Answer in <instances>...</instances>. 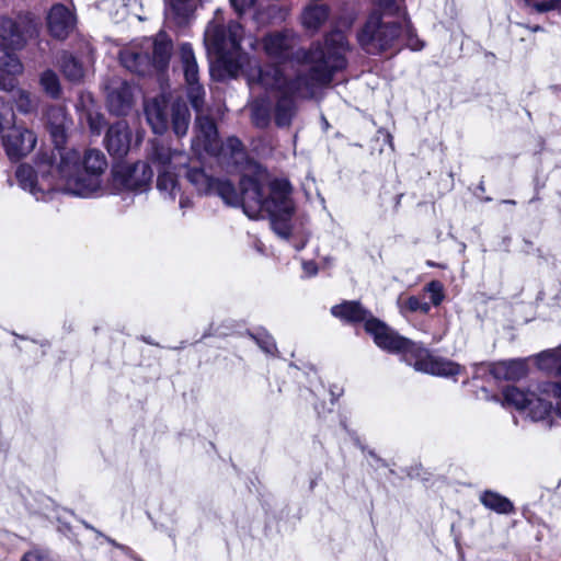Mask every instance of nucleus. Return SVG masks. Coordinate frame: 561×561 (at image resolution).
Here are the masks:
<instances>
[{"mask_svg": "<svg viewBox=\"0 0 561 561\" xmlns=\"http://www.w3.org/2000/svg\"><path fill=\"white\" fill-rule=\"evenodd\" d=\"M113 174L115 184L128 191L142 193L150 186L153 171L149 163L138 161L133 164L125 163L117 165Z\"/></svg>", "mask_w": 561, "mask_h": 561, "instance_id": "obj_13", "label": "nucleus"}, {"mask_svg": "<svg viewBox=\"0 0 561 561\" xmlns=\"http://www.w3.org/2000/svg\"><path fill=\"white\" fill-rule=\"evenodd\" d=\"M530 30H531L533 32H538V31H541V30H542V27H541V26H539V25H536V26L531 27Z\"/></svg>", "mask_w": 561, "mask_h": 561, "instance_id": "obj_46", "label": "nucleus"}, {"mask_svg": "<svg viewBox=\"0 0 561 561\" xmlns=\"http://www.w3.org/2000/svg\"><path fill=\"white\" fill-rule=\"evenodd\" d=\"M331 10L322 1H311L304 10L301 21L309 31H318L330 18Z\"/></svg>", "mask_w": 561, "mask_h": 561, "instance_id": "obj_22", "label": "nucleus"}, {"mask_svg": "<svg viewBox=\"0 0 561 561\" xmlns=\"http://www.w3.org/2000/svg\"><path fill=\"white\" fill-rule=\"evenodd\" d=\"M136 88L127 81L114 80L107 87V106L111 113L126 115L134 105Z\"/></svg>", "mask_w": 561, "mask_h": 561, "instance_id": "obj_15", "label": "nucleus"}, {"mask_svg": "<svg viewBox=\"0 0 561 561\" xmlns=\"http://www.w3.org/2000/svg\"><path fill=\"white\" fill-rule=\"evenodd\" d=\"M252 174L245 173L240 179V192L236 190L233 184L228 180L216 179L211 193L218 195L227 205L238 207L241 206L245 213V205L250 193L245 194L252 185L257 184L260 199H263L266 187L268 185L267 172L262 167L254 164L251 167Z\"/></svg>", "mask_w": 561, "mask_h": 561, "instance_id": "obj_11", "label": "nucleus"}, {"mask_svg": "<svg viewBox=\"0 0 561 561\" xmlns=\"http://www.w3.org/2000/svg\"><path fill=\"white\" fill-rule=\"evenodd\" d=\"M331 313L345 322H364L366 332L373 336L378 347L389 353H401L403 359L416 371L453 378L465 370V367L460 364L440 356H435L422 344L400 335L385 322L373 317V314L357 301H344L333 306Z\"/></svg>", "mask_w": 561, "mask_h": 561, "instance_id": "obj_3", "label": "nucleus"}, {"mask_svg": "<svg viewBox=\"0 0 561 561\" xmlns=\"http://www.w3.org/2000/svg\"><path fill=\"white\" fill-rule=\"evenodd\" d=\"M145 114L154 134H163L168 128V110L164 99H152L145 103Z\"/></svg>", "mask_w": 561, "mask_h": 561, "instance_id": "obj_21", "label": "nucleus"}, {"mask_svg": "<svg viewBox=\"0 0 561 561\" xmlns=\"http://www.w3.org/2000/svg\"><path fill=\"white\" fill-rule=\"evenodd\" d=\"M186 84L188 101L196 112L192 150L198 156L204 152L215 156L220 163L227 167H241L247 160L244 146L237 137H229L224 144H219L216 124L204 113L205 90L203 85L199 82Z\"/></svg>", "mask_w": 561, "mask_h": 561, "instance_id": "obj_4", "label": "nucleus"}, {"mask_svg": "<svg viewBox=\"0 0 561 561\" xmlns=\"http://www.w3.org/2000/svg\"><path fill=\"white\" fill-rule=\"evenodd\" d=\"M479 500L485 508L497 514L508 515L515 511L514 504L510 499L492 490L481 492Z\"/></svg>", "mask_w": 561, "mask_h": 561, "instance_id": "obj_24", "label": "nucleus"}, {"mask_svg": "<svg viewBox=\"0 0 561 561\" xmlns=\"http://www.w3.org/2000/svg\"><path fill=\"white\" fill-rule=\"evenodd\" d=\"M302 270L307 276H314L318 273V266L313 261H304Z\"/></svg>", "mask_w": 561, "mask_h": 561, "instance_id": "obj_42", "label": "nucleus"}, {"mask_svg": "<svg viewBox=\"0 0 561 561\" xmlns=\"http://www.w3.org/2000/svg\"><path fill=\"white\" fill-rule=\"evenodd\" d=\"M251 117L255 126L264 128L270 124V112L263 103L255 101L251 105Z\"/></svg>", "mask_w": 561, "mask_h": 561, "instance_id": "obj_35", "label": "nucleus"}, {"mask_svg": "<svg viewBox=\"0 0 561 561\" xmlns=\"http://www.w3.org/2000/svg\"><path fill=\"white\" fill-rule=\"evenodd\" d=\"M491 373L495 378L518 380L526 376L527 368L522 360H508L494 365Z\"/></svg>", "mask_w": 561, "mask_h": 561, "instance_id": "obj_25", "label": "nucleus"}, {"mask_svg": "<svg viewBox=\"0 0 561 561\" xmlns=\"http://www.w3.org/2000/svg\"><path fill=\"white\" fill-rule=\"evenodd\" d=\"M180 57L186 83L198 82V66L191 44H181Z\"/></svg>", "mask_w": 561, "mask_h": 561, "instance_id": "obj_26", "label": "nucleus"}, {"mask_svg": "<svg viewBox=\"0 0 561 561\" xmlns=\"http://www.w3.org/2000/svg\"><path fill=\"white\" fill-rule=\"evenodd\" d=\"M149 159L157 168V188L160 195L167 201L174 202L180 194L178 172L187 167V154L180 150H171L167 145L153 140Z\"/></svg>", "mask_w": 561, "mask_h": 561, "instance_id": "obj_10", "label": "nucleus"}, {"mask_svg": "<svg viewBox=\"0 0 561 561\" xmlns=\"http://www.w3.org/2000/svg\"><path fill=\"white\" fill-rule=\"evenodd\" d=\"M23 65L15 54L3 53L0 48V89L12 91L16 85V76L22 73Z\"/></svg>", "mask_w": 561, "mask_h": 561, "instance_id": "obj_20", "label": "nucleus"}, {"mask_svg": "<svg viewBox=\"0 0 561 561\" xmlns=\"http://www.w3.org/2000/svg\"><path fill=\"white\" fill-rule=\"evenodd\" d=\"M537 12H548L552 10H559L561 8V0H548L541 2H534L530 4Z\"/></svg>", "mask_w": 561, "mask_h": 561, "instance_id": "obj_37", "label": "nucleus"}, {"mask_svg": "<svg viewBox=\"0 0 561 561\" xmlns=\"http://www.w3.org/2000/svg\"><path fill=\"white\" fill-rule=\"evenodd\" d=\"M14 102L19 112L30 114L37 108L38 98L28 91L19 89L15 92Z\"/></svg>", "mask_w": 561, "mask_h": 561, "instance_id": "obj_31", "label": "nucleus"}, {"mask_svg": "<svg viewBox=\"0 0 561 561\" xmlns=\"http://www.w3.org/2000/svg\"><path fill=\"white\" fill-rule=\"evenodd\" d=\"M400 313L407 317L409 313L427 314L431 310V304L417 296H410L398 301Z\"/></svg>", "mask_w": 561, "mask_h": 561, "instance_id": "obj_30", "label": "nucleus"}, {"mask_svg": "<svg viewBox=\"0 0 561 561\" xmlns=\"http://www.w3.org/2000/svg\"><path fill=\"white\" fill-rule=\"evenodd\" d=\"M35 33L33 21L25 15L0 16V48L3 53L15 54L24 47L27 38Z\"/></svg>", "mask_w": 561, "mask_h": 561, "instance_id": "obj_12", "label": "nucleus"}, {"mask_svg": "<svg viewBox=\"0 0 561 561\" xmlns=\"http://www.w3.org/2000/svg\"><path fill=\"white\" fill-rule=\"evenodd\" d=\"M37 142L35 133L24 126L15 125L2 133V146L10 160L27 156Z\"/></svg>", "mask_w": 561, "mask_h": 561, "instance_id": "obj_14", "label": "nucleus"}, {"mask_svg": "<svg viewBox=\"0 0 561 561\" xmlns=\"http://www.w3.org/2000/svg\"><path fill=\"white\" fill-rule=\"evenodd\" d=\"M45 116L50 137L56 147V150L48 156L51 157V161H56L58 151L67 150V148H64L62 146L66 142V128L68 124V117L66 110L59 105L49 106L46 110Z\"/></svg>", "mask_w": 561, "mask_h": 561, "instance_id": "obj_17", "label": "nucleus"}, {"mask_svg": "<svg viewBox=\"0 0 561 561\" xmlns=\"http://www.w3.org/2000/svg\"><path fill=\"white\" fill-rule=\"evenodd\" d=\"M171 53V38L165 33H159L156 37L134 41L121 51L119 59L128 71L150 76L168 69Z\"/></svg>", "mask_w": 561, "mask_h": 561, "instance_id": "obj_8", "label": "nucleus"}, {"mask_svg": "<svg viewBox=\"0 0 561 561\" xmlns=\"http://www.w3.org/2000/svg\"><path fill=\"white\" fill-rule=\"evenodd\" d=\"M15 126V114L9 102L0 96V134Z\"/></svg>", "mask_w": 561, "mask_h": 561, "instance_id": "obj_34", "label": "nucleus"}, {"mask_svg": "<svg viewBox=\"0 0 561 561\" xmlns=\"http://www.w3.org/2000/svg\"><path fill=\"white\" fill-rule=\"evenodd\" d=\"M348 50L345 34L332 31L325 36L324 44L316 43L308 50L296 53L298 60L310 65L308 72H299L288 80L278 66H256L248 72V83L251 88L259 85L278 92L273 110L274 122L279 128L289 127L298 112L295 98L311 99L328 87L334 75L346 68Z\"/></svg>", "mask_w": 561, "mask_h": 561, "instance_id": "obj_1", "label": "nucleus"}, {"mask_svg": "<svg viewBox=\"0 0 561 561\" xmlns=\"http://www.w3.org/2000/svg\"><path fill=\"white\" fill-rule=\"evenodd\" d=\"M251 185L249 191H245V194H251L245 205V215L251 219L267 215L275 233L287 239L290 236V219L295 210L290 184L286 180L273 181L268 185V197L265 194L263 199H260L257 184Z\"/></svg>", "mask_w": 561, "mask_h": 561, "instance_id": "obj_5", "label": "nucleus"}, {"mask_svg": "<svg viewBox=\"0 0 561 561\" xmlns=\"http://www.w3.org/2000/svg\"><path fill=\"white\" fill-rule=\"evenodd\" d=\"M377 3L386 13L393 14L400 11L403 0H377Z\"/></svg>", "mask_w": 561, "mask_h": 561, "instance_id": "obj_38", "label": "nucleus"}, {"mask_svg": "<svg viewBox=\"0 0 561 561\" xmlns=\"http://www.w3.org/2000/svg\"><path fill=\"white\" fill-rule=\"evenodd\" d=\"M21 561H46L39 551H30L25 553Z\"/></svg>", "mask_w": 561, "mask_h": 561, "instance_id": "obj_43", "label": "nucleus"}, {"mask_svg": "<svg viewBox=\"0 0 561 561\" xmlns=\"http://www.w3.org/2000/svg\"><path fill=\"white\" fill-rule=\"evenodd\" d=\"M430 296L431 305L437 307L445 299L444 285L439 280H431L423 289Z\"/></svg>", "mask_w": 561, "mask_h": 561, "instance_id": "obj_36", "label": "nucleus"}, {"mask_svg": "<svg viewBox=\"0 0 561 561\" xmlns=\"http://www.w3.org/2000/svg\"><path fill=\"white\" fill-rule=\"evenodd\" d=\"M357 39L362 48L371 55L389 49H399L402 45L412 50H421L424 47V43L419 39L408 22L400 24L383 21L378 12L369 15L358 32Z\"/></svg>", "mask_w": 561, "mask_h": 561, "instance_id": "obj_6", "label": "nucleus"}, {"mask_svg": "<svg viewBox=\"0 0 561 561\" xmlns=\"http://www.w3.org/2000/svg\"><path fill=\"white\" fill-rule=\"evenodd\" d=\"M243 38L242 25L237 21H229L226 24L220 9L216 10L204 34L208 54L214 55L232 75H237L248 60L247 55L241 50Z\"/></svg>", "mask_w": 561, "mask_h": 561, "instance_id": "obj_7", "label": "nucleus"}, {"mask_svg": "<svg viewBox=\"0 0 561 561\" xmlns=\"http://www.w3.org/2000/svg\"><path fill=\"white\" fill-rule=\"evenodd\" d=\"M502 405L514 408L534 422L542 421L552 411L551 398L556 399V413L561 417V383L542 382L537 392L508 386L502 391Z\"/></svg>", "mask_w": 561, "mask_h": 561, "instance_id": "obj_9", "label": "nucleus"}, {"mask_svg": "<svg viewBox=\"0 0 561 561\" xmlns=\"http://www.w3.org/2000/svg\"><path fill=\"white\" fill-rule=\"evenodd\" d=\"M250 336L266 354L273 355L277 351L273 336L265 329H257L253 333H250Z\"/></svg>", "mask_w": 561, "mask_h": 561, "instance_id": "obj_33", "label": "nucleus"}, {"mask_svg": "<svg viewBox=\"0 0 561 561\" xmlns=\"http://www.w3.org/2000/svg\"><path fill=\"white\" fill-rule=\"evenodd\" d=\"M193 205L191 198H188L187 196H183L181 195L180 197V202H179V206L181 209L185 210L186 208H191Z\"/></svg>", "mask_w": 561, "mask_h": 561, "instance_id": "obj_44", "label": "nucleus"}, {"mask_svg": "<svg viewBox=\"0 0 561 561\" xmlns=\"http://www.w3.org/2000/svg\"><path fill=\"white\" fill-rule=\"evenodd\" d=\"M525 2H526L527 4H530V0H525Z\"/></svg>", "mask_w": 561, "mask_h": 561, "instance_id": "obj_48", "label": "nucleus"}, {"mask_svg": "<svg viewBox=\"0 0 561 561\" xmlns=\"http://www.w3.org/2000/svg\"><path fill=\"white\" fill-rule=\"evenodd\" d=\"M59 65L65 77L72 82H79L84 76L81 62L67 51L60 55Z\"/></svg>", "mask_w": 561, "mask_h": 561, "instance_id": "obj_28", "label": "nucleus"}, {"mask_svg": "<svg viewBox=\"0 0 561 561\" xmlns=\"http://www.w3.org/2000/svg\"><path fill=\"white\" fill-rule=\"evenodd\" d=\"M172 128L176 136L182 137L186 135L190 126V111L185 103L175 102L172 105Z\"/></svg>", "mask_w": 561, "mask_h": 561, "instance_id": "obj_27", "label": "nucleus"}, {"mask_svg": "<svg viewBox=\"0 0 561 561\" xmlns=\"http://www.w3.org/2000/svg\"><path fill=\"white\" fill-rule=\"evenodd\" d=\"M262 45L270 58L282 61L294 55L297 39L290 32H275L264 36Z\"/></svg>", "mask_w": 561, "mask_h": 561, "instance_id": "obj_16", "label": "nucleus"}, {"mask_svg": "<svg viewBox=\"0 0 561 561\" xmlns=\"http://www.w3.org/2000/svg\"><path fill=\"white\" fill-rule=\"evenodd\" d=\"M87 528L92 529V530H94L99 536L104 537V538H105V540H106L110 545H112L113 547H115V548L119 549V550H121V551H123L124 553H128V552L130 551V549H129L127 546H124V545H122V543H118V542H117V541H115L114 539H112V538H110V537L104 536L102 533H100V531L95 530L92 526L87 525Z\"/></svg>", "mask_w": 561, "mask_h": 561, "instance_id": "obj_41", "label": "nucleus"}, {"mask_svg": "<svg viewBox=\"0 0 561 561\" xmlns=\"http://www.w3.org/2000/svg\"><path fill=\"white\" fill-rule=\"evenodd\" d=\"M131 133L125 121L111 125L105 135V147L111 156L122 158L130 148Z\"/></svg>", "mask_w": 561, "mask_h": 561, "instance_id": "obj_18", "label": "nucleus"}, {"mask_svg": "<svg viewBox=\"0 0 561 561\" xmlns=\"http://www.w3.org/2000/svg\"><path fill=\"white\" fill-rule=\"evenodd\" d=\"M506 203L514 204L515 202L514 201H506Z\"/></svg>", "mask_w": 561, "mask_h": 561, "instance_id": "obj_47", "label": "nucleus"}, {"mask_svg": "<svg viewBox=\"0 0 561 561\" xmlns=\"http://www.w3.org/2000/svg\"><path fill=\"white\" fill-rule=\"evenodd\" d=\"M186 179L201 194H210L216 181V179L207 175L205 171L199 168H188Z\"/></svg>", "mask_w": 561, "mask_h": 561, "instance_id": "obj_29", "label": "nucleus"}, {"mask_svg": "<svg viewBox=\"0 0 561 561\" xmlns=\"http://www.w3.org/2000/svg\"><path fill=\"white\" fill-rule=\"evenodd\" d=\"M47 25L51 36L64 39L75 30L76 16L64 4H55L48 13Z\"/></svg>", "mask_w": 561, "mask_h": 561, "instance_id": "obj_19", "label": "nucleus"}, {"mask_svg": "<svg viewBox=\"0 0 561 561\" xmlns=\"http://www.w3.org/2000/svg\"><path fill=\"white\" fill-rule=\"evenodd\" d=\"M90 127L94 133L100 134V130L98 129L96 124L93 119H90Z\"/></svg>", "mask_w": 561, "mask_h": 561, "instance_id": "obj_45", "label": "nucleus"}, {"mask_svg": "<svg viewBox=\"0 0 561 561\" xmlns=\"http://www.w3.org/2000/svg\"><path fill=\"white\" fill-rule=\"evenodd\" d=\"M205 0H165V13L171 16L176 24L182 25L188 22L196 9Z\"/></svg>", "mask_w": 561, "mask_h": 561, "instance_id": "obj_23", "label": "nucleus"}, {"mask_svg": "<svg viewBox=\"0 0 561 561\" xmlns=\"http://www.w3.org/2000/svg\"><path fill=\"white\" fill-rule=\"evenodd\" d=\"M43 90L53 99L59 98L61 93L59 78L53 70H45L39 78Z\"/></svg>", "mask_w": 561, "mask_h": 561, "instance_id": "obj_32", "label": "nucleus"}, {"mask_svg": "<svg viewBox=\"0 0 561 561\" xmlns=\"http://www.w3.org/2000/svg\"><path fill=\"white\" fill-rule=\"evenodd\" d=\"M542 358L549 359L552 363V366L557 369L558 374L561 376V359L559 358L558 351L543 354Z\"/></svg>", "mask_w": 561, "mask_h": 561, "instance_id": "obj_40", "label": "nucleus"}, {"mask_svg": "<svg viewBox=\"0 0 561 561\" xmlns=\"http://www.w3.org/2000/svg\"><path fill=\"white\" fill-rule=\"evenodd\" d=\"M259 0H230V3L236 12L242 14L247 10L254 8Z\"/></svg>", "mask_w": 561, "mask_h": 561, "instance_id": "obj_39", "label": "nucleus"}, {"mask_svg": "<svg viewBox=\"0 0 561 561\" xmlns=\"http://www.w3.org/2000/svg\"><path fill=\"white\" fill-rule=\"evenodd\" d=\"M57 159L56 163L48 153H41L34 167L20 164L15 171L20 187L36 201L58 190L79 197H90L101 190L107 168L101 150L88 149L83 156L76 149L59 150Z\"/></svg>", "mask_w": 561, "mask_h": 561, "instance_id": "obj_2", "label": "nucleus"}]
</instances>
